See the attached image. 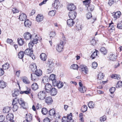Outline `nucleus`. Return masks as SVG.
Instances as JSON below:
<instances>
[{"label":"nucleus","instance_id":"obj_1","mask_svg":"<svg viewBox=\"0 0 122 122\" xmlns=\"http://www.w3.org/2000/svg\"><path fill=\"white\" fill-rule=\"evenodd\" d=\"M48 82L50 81H52V83L53 84L54 83H55L56 81L55 79V75L52 74L50 75L49 78L48 77V76H46L44 77L43 79H42V81L44 82V81Z\"/></svg>","mask_w":122,"mask_h":122},{"label":"nucleus","instance_id":"obj_2","mask_svg":"<svg viewBox=\"0 0 122 122\" xmlns=\"http://www.w3.org/2000/svg\"><path fill=\"white\" fill-rule=\"evenodd\" d=\"M18 102L19 103V104L23 108H26L25 106V102L22 99H18L17 98H15L13 100L12 105L18 104Z\"/></svg>","mask_w":122,"mask_h":122},{"label":"nucleus","instance_id":"obj_3","mask_svg":"<svg viewBox=\"0 0 122 122\" xmlns=\"http://www.w3.org/2000/svg\"><path fill=\"white\" fill-rule=\"evenodd\" d=\"M63 41L61 40L60 43L58 44L56 47V50L59 52H61L63 51V47L64 41L65 40V37H63Z\"/></svg>","mask_w":122,"mask_h":122},{"label":"nucleus","instance_id":"obj_4","mask_svg":"<svg viewBox=\"0 0 122 122\" xmlns=\"http://www.w3.org/2000/svg\"><path fill=\"white\" fill-rule=\"evenodd\" d=\"M72 115L71 113L69 114H67V117H64L62 119V122H74V120L72 119Z\"/></svg>","mask_w":122,"mask_h":122},{"label":"nucleus","instance_id":"obj_5","mask_svg":"<svg viewBox=\"0 0 122 122\" xmlns=\"http://www.w3.org/2000/svg\"><path fill=\"white\" fill-rule=\"evenodd\" d=\"M49 64V67L47 69L46 71L47 74L51 73L54 69V63L51 61L49 60L48 62Z\"/></svg>","mask_w":122,"mask_h":122},{"label":"nucleus","instance_id":"obj_6","mask_svg":"<svg viewBox=\"0 0 122 122\" xmlns=\"http://www.w3.org/2000/svg\"><path fill=\"white\" fill-rule=\"evenodd\" d=\"M46 96V92L44 90L40 91L38 94V98L40 100H44Z\"/></svg>","mask_w":122,"mask_h":122},{"label":"nucleus","instance_id":"obj_7","mask_svg":"<svg viewBox=\"0 0 122 122\" xmlns=\"http://www.w3.org/2000/svg\"><path fill=\"white\" fill-rule=\"evenodd\" d=\"M24 52L25 54L29 56L33 60L35 59V56L33 54V51L32 49L28 48Z\"/></svg>","mask_w":122,"mask_h":122},{"label":"nucleus","instance_id":"obj_8","mask_svg":"<svg viewBox=\"0 0 122 122\" xmlns=\"http://www.w3.org/2000/svg\"><path fill=\"white\" fill-rule=\"evenodd\" d=\"M80 70L84 73L87 74L88 69L87 66L83 65H80L79 66Z\"/></svg>","mask_w":122,"mask_h":122},{"label":"nucleus","instance_id":"obj_9","mask_svg":"<svg viewBox=\"0 0 122 122\" xmlns=\"http://www.w3.org/2000/svg\"><path fill=\"white\" fill-rule=\"evenodd\" d=\"M52 87H53L51 84L49 83L46 84L44 88L45 91H46V93H49V92H50V91Z\"/></svg>","mask_w":122,"mask_h":122},{"label":"nucleus","instance_id":"obj_10","mask_svg":"<svg viewBox=\"0 0 122 122\" xmlns=\"http://www.w3.org/2000/svg\"><path fill=\"white\" fill-rule=\"evenodd\" d=\"M53 85L55 86H57L58 88H61L63 86V84L60 81H56L53 83Z\"/></svg>","mask_w":122,"mask_h":122},{"label":"nucleus","instance_id":"obj_11","mask_svg":"<svg viewBox=\"0 0 122 122\" xmlns=\"http://www.w3.org/2000/svg\"><path fill=\"white\" fill-rule=\"evenodd\" d=\"M112 14V16H113L114 19L116 20L119 17L121 14V13L120 11H118L115 12H113Z\"/></svg>","mask_w":122,"mask_h":122},{"label":"nucleus","instance_id":"obj_12","mask_svg":"<svg viewBox=\"0 0 122 122\" xmlns=\"http://www.w3.org/2000/svg\"><path fill=\"white\" fill-rule=\"evenodd\" d=\"M6 119L9 122H14L13 120V114L9 113L6 116Z\"/></svg>","mask_w":122,"mask_h":122},{"label":"nucleus","instance_id":"obj_13","mask_svg":"<svg viewBox=\"0 0 122 122\" xmlns=\"http://www.w3.org/2000/svg\"><path fill=\"white\" fill-rule=\"evenodd\" d=\"M76 13L74 11H70L69 14V16L71 19H74L76 17Z\"/></svg>","mask_w":122,"mask_h":122},{"label":"nucleus","instance_id":"obj_14","mask_svg":"<svg viewBox=\"0 0 122 122\" xmlns=\"http://www.w3.org/2000/svg\"><path fill=\"white\" fill-rule=\"evenodd\" d=\"M68 10L70 11H74V10L76 9V6L73 4H71L68 5L67 7Z\"/></svg>","mask_w":122,"mask_h":122},{"label":"nucleus","instance_id":"obj_15","mask_svg":"<svg viewBox=\"0 0 122 122\" xmlns=\"http://www.w3.org/2000/svg\"><path fill=\"white\" fill-rule=\"evenodd\" d=\"M60 2L59 0H55L54 3L52 4V6L55 9H57L58 7L60 6Z\"/></svg>","mask_w":122,"mask_h":122},{"label":"nucleus","instance_id":"obj_16","mask_svg":"<svg viewBox=\"0 0 122 122\" xmlns=\"http://www.w3.org/2000/svg\"><path fill=\"white\" fill-rule=\"evenodd\" d=\"M57 90L55 88L53 87L49 92L51 95L54 96L56 95L57 93Z\"/></svg>","mask_w":122,"mask_h":122},{"label":"nucleus","instance_id":"obj_17","mask_svg":"<svg viewBox=\"0 0 122 122\" xmlns=\"http://www.w3.org/2000/svg\"><path fill=\"white\" fill-rule=\"evenodd\" d=\"M117 57L115 53H111L109 56V58L110 60L112 61L115 60L116 59Z\"/></svg>","mask_w":122,"mask_h":122},{"label":"nucleus","instance_id":"obj_18","mask_svg":"<svg viewBox=\"0 0 122 122\" xmlns=\"http://www.w3.org/2000/svg\"><path fill=\"white\" fill-rule=\"evenodd\" d=\"M31 78L32 80L35 81L37 80L39 78V76H37V75L34 73L31 74Z\"/></svg>","mask_w":122,"mask_h":122},{"label":"nucleus","instance_id":"obj_19","mask_svg":"<svg viewBox=\"0 0 122 122\" xmlns=\"http://www.w3.org/2000/svg\"><path fill=\"white\" fill-rule=\"evenodd\" d=\"M23 36L25 39L26 40H28L31 39V35L28 32H26L25 33L24 35Z\"/></svg>","mask_w":122,"mask_h":122},{"label":"nucleus","instance_id":"obj_20","mask_svg":"<svg viewBox=\"0 0 122 122\" xmlns=\"http://www.w3.org/2000/svg\"><path fill=\"white\" fill-rule=\"evenodd\" d=\"M73 19H70L68 20L67 21V24L69 27L73 26L75 24V22Z\"/></svg>","mask_w":122,"mask_h":122},{"label":"nucleus","instance_id":"obj_21","mask_svg":"<svg viewBox=\"0 0 122 122\" xmlns=\"http://www.w3.org/2000/svg\"><path fill=\"white\" fill-rule=\"evenodd\" d=\"M45 102L48 104L50 105L53 102V100L51 97H48L46 98L45 100Z\"/></svg>","mask_w":122,"mask_h":122},{"label":"nucleus","instance_id":"obj_22","mask_svg":"<svg viewBox=\"0 0 122 122\" xmlns=\"http://www.w3.org/2000/svg\"><path fill=\"white\" fill-rule=\"evenodd\" d=\"M27 90L25 91H21L20 92V93L21 94H28L31 93V90L30 88H28L27 87H26Z\"/></svg>","mask_w":122,"mask_h":122},{"label":"nucleus","instance_id":"obj_23","mask_svg":"<svg viewBox=\"0 0 122 122\" xmlns=\"http://www.w3.org/2000/svg\"><path fill=\"white\" fill-rule=\"evenodd\" d=\"M43 15H38L36 18V20L38 22H40L42 21L43 20Z\"/></svg>","mask_w":122,"mask_h":122},{"label":"nucleus","instance_id":"obj_24","mask_svg":"<svg viewBox=\"0 0 122 122\" xmlns=\"http://www.w3.org/2000/svg\"><path fill=\"white\" fill-rule=\"evenodd\" d=\"M19 18L21 21L25 20L26 18V16L25 14H22L20 15Z\"/></svg>","mask_w":122,"mask_h":122},{"label":"nucleus","instance_id":"obj_25","mask_svg":"<svg viewBox=\"0 0 122 122\" xmlns=\"http://www.w3.org/2000/svg\"><path fill=\"white\" fill-rule=\"evenodd\" d=\"M25 25L26 27H29L31 25V23L30 21L28 19L25 20L24 22Z\"/></svg>","mask_w":122,"mask_h":122},{"label":"nucleus","instance_id":"obj_26","mask_svg":"<svg viewBox=\"0 0 122 122\" xmlns=\"http://www.w3.org/2000/svg\"><path fill=\"white\" fill-rule=\"evenodd\" d=\"M26 120L30 122L32 120V115L30 114H27L26 115Z\"/></svg>","mask_w":122,"mask_h":122},{"label":"nucleus","instance_id":"obj_27","mask_svg":"<svg viewBox=\"0 0 122 122\" xmlns=\"http://www.w3.org/2000/svg\"><path fill=\"white\" fill-rule=\"evenodd\" d=\"M55 111L54 108L51 109L48 112L50 116H55Z\"/></svg>","mask_w":122,"mask_h":122},{"label":"nucleus","instance_id":"obj_28","mask_svg":"<svg viewBox=\"0 0 122 122\" xmlns=\"http://www.w3.org/2000/svg\"><path fill=\"white\" fill-rule=\"evenodd\" d=\"M41 59L43 61H45L46 59V55L44 53H42L40 56Z\"/></svg>","mask_w":122,"mask_h":122},{"label":"nucleus","instance_id":"obj_29","mask_svg":"<svg viewBox=\"0 0 122 122\" xmlns=\"http://www.w3.org/2000/svg\"><path fill=\"white\" fill-rule=\"evenodd\" d=\"M34 73L39 76H41L42 75V71L40 69H36Z\"/></svg>","mask_w":122,"mask_h":122},{"label":"nucleus","instance_id":"obj_30","mask_svg":"<svg viewBox=\"0 0 122 122\" xmlns=\"http://www.w3.org/2000/svg\"><path fill=\"white\" fill-rule=\"evenodd\" d=\"M31 88L32 90H36L38 88V86L36 83H34L31 86Z\"/></svg>","mask_w":122,"mask_h":122},{"label":"nucleus","instance_id":"obj_31","mask_svg":"<svg viewBox=\"0 0 122 122\" xmlns=\"http://www.w3.org/2000/svg\"><path fill=\"white\" fill-rule=\"evenodd\" d=\"M86 87L84 86L82 87H79L78 90L81 92L84 93L86 91Z\"/></svg>","mask_w":122,"mask_h":122},{"label":"nucleus","instance_id":"obj_32","mask_svg":"<svg viewBox=\"0 0 122 122\" xmlns=\"http://www.w3.org/2000/svg\"><path fill=\"white\" fill-rule=\"evenodd\" d=\"M100 51L104 55H106L107 53V50L104 47H102Z\"/></svg>","mask_w":122,"mask_h":122},{"label":"nucleus","instance_id":"obj_33","mask_svg":"<svg viewBox=\"0 0 122 122\" xmlns=\"http://www.w3.org/2000/svg\"><path fill=\"white\" fill-rule=\"evenodd\" d=\"M22 79L23 82L25 84H28L30 83V81L27 77H23Z\"/></svg>","mask_w":122,"mask_h":122},{"label":"nucleus","instance_id":"obj_34","mask_svg":"<svg viewBox=\"0 0 122 122\" xmlns=\"http://www.w3.org/2000/svg\"><path fill=\"white\" fill-rule=\"evenodd\" d=\"M32 71L34 72L36 69H37V66L35 63L31 64L30 66Z\"/></svg>","mask_w":122,"mask_h":122},{"label":"nucleus","instance_id":"obj_35","mask_svg":"<svg viewBox=\"0 0 122 122\" xmlns=\"http://www.w3.org/2000/svg\"><path fill=\"white\" fill-rule=\"evenodd\" d=\"M17 42L19 45L20 46L22 45L24 43V41L21 38H18L17 39Z\"/></svg>","mask_w":122,"mask_h":122},{"label":"nucleus","instance_id":"obj_36","mask_svg":"<svg viewBox=\"0 0 122 122\" xmlns=\"http://www.w3.org/2000/svg\"><path fill=\"white\" fill-rule=\"evenodd\" d=\"M79 67L78 65L75 64H73L70 67L71 69L75 70H77Z\"/></svg>","mask_w":122,"mask_h":122},{"label":"nucleus","instance_id":"obj_37","mask_svg":"<svg viewBox=\"0 0 122 122\" xmlns=\"http://www.w3.org/2000/svg\"><path fill=\"white\" fill-rule=\"evenodd\" d=\"M11 108V107H4L3 110V112L4 113H8L9 112Z\"/></svg>","mask_w":122,"mask_h":122},{"label":"nucleus","instance_id":"obj_38","mask_svg":"<svg viewBox=\"0 0 122 122\" xmlns=\"http://www.w3.org/2000/svg\"><path fill=\"white\" fill-rule=\"evenodd\" d=\"M6 86L5 83L2 81H0V87L2 88H4Z\"/></svg>","mask_w":122,"mask_h":122},{"label":"nucleus","instance_id":"obj_39","mask_svg":"<svg viewBox=\"0 0 122 122\" xmlns=\"http://www.w3.org/2000/svg\"><path fill=\"white\" fill-rule=\"evenodd\" d=\"M48 111L46 108H43L41 110V112L43 114L46 115L48 112Z\"/></svg>","mask_w":122,"mask_h":122},{"label":"nucleus","instance_id":"obj_40","mask_svg":"<svg viewBox=\"0 0 122 122\" xmlns=\"http://www.w3.org/2000/svg\"><path fill=\"white\" fill-rule=\"evenodd\" d=\"M98 51L97 50H96L92 54L91 56V57L92 58V59L95 58V57L97 56V52Z\"/></svg>","mask_w":122,"mask_h":122},{"label":"nucleus","instance_id":"obj_41","mask_svg":"<svg viewBox=\"0 0 122 122\" xmlns=\"http://www.w3.org/2000/svg\"><path fill=\"white\" fill-rule=\"evenodd\" d=\"M25 52L22 51H20L19 53L18 56L19 58L20 59L23 58Z\"/></svg>","mask_w":122,"mask_h":122},{"label":"nucleus","instance_id":"obj_42","mask_svg":"<svg viewBox=\"0 0 122 122\" xmlns=\"http://www.w3.org/2000/svg\"><path fill=\"white\" fill-rule=\"evenodd\" d=\"M87 107L86 106L83 105L81 107V110L83 112H85L87 110Z\"/></svg>","mask_w":122,"mask_h":122},{"label":"nucleus","instance_id":"obj_43","mask_svg":"<svg viewBox=\"0 0 122 122\" xmlns=\"http://www.w3.org/2000/svg\"><path fill=\"white\" fill-rule=\"evenodd\" d=\"M90 108H93L94 107V103L92 102H89L88 104Z\"/></svg>","mask_w":122,"mask_h":122},{"label":"nucleus","instance_id":"obj_44","mask_svg":"<svg viewBox=\"0 0 122 122\" xmlns=\"http://www.w3.org/2000/svg\"><path fill=\"white\" fill-rule=\"evenodd\" d=\"M104 76L103 74L101 72L99 73L98 75V79L99 80H101L102 79Z\"/></svg>","mask_w":122,"mask_h":122},{"label":"nucleus","instance_id":"obj_45","mask_svg":"<svg viewBox=\"0 0 122 122\" xmlns=\"http://www.w3.org/2000/svg\"><path fill=\"white\" fill-rule=\"evenodd\" d=\"M111 77L114 79H117L118 80H119L120 78V76L117 74L113 75Z\"/></svg>","mask_w":122,"mask_h":122},{"label":"nucleus","instance_id":"obj_46","mask_svg":"<svg viewBox=\"0 0 122 122\" xmlns=\"http://www.w3.org/2000/svg\"><path fill=\"white\" fill-rule=\"evenodd\" d=\"M12 105H13L12 109L13 111L14 112L16 111L18 108V104H14Z\"/></svg>","mask_w":122,"mask_h":122},{"label":"nucleus","instance_id":"obj_47","mask_svg":"<svg viewBox=\"0 0 122 122\" xmlns=\"http://www.w3.org/2000/svg\"><path fill=\"white\" fill-rule=\"evenodd\" d=\"M119 0H109L108 3V4L110 6L112 5L114 3L118 1Z\"/></svg>","mask_w":122,"mask_h":122},{"label":"nucleus","instance_id":"obj_48","mask_svg":"<svg viewBox=\"0 0 122 122\" xmlns=\"http://www.w3.org/2000/svg\"><path fill=\"white\" fill-rule=\"evenodd\" d=\"M2 67L4 69H8L9 67V64L8 63H6L2 65Z\"/></svg>","mask_w":122,"mask_h":122},{"label":"nucleus","instance_id":"obj_49","mask_svg":"<svg viewBox=\"0 0 122 122\" xmlns=\"http://www.w3.org/2000/svg\"><path fill=\"white\" fill-rule=\"evenodd\" d=\"M94 6L93 5H89L87 7V10L88 11H92L93 10Z\"/></svg>","mask_w":122,"mask_h":122},{"label":"nucleus","instance_id":"obj_50","mask_svg":"<svg viewBox=\"0 0 122 122\" xmlns=\"http://www.w3.org/2000/svg\"><path fill=\"white\" fill-rule=\"evenodd\" d=\"M122 86V81H120L118 82L116 86L117 88H119L121 87Z\"/></svg>","mask_w":122,"mask_h":122},{"label":"nucleus","instance_id":"obj_51","mask_svg":"<svg viewBox=\"0 0 122 122\" xmlns=\"http://www.w3.org/2000/svg\"><path fill=\"white\" fill-rule=\"evenodd\" d=\"M56 33L54 31H51L49 34L50 36L51 39L54 37Z\"/></svg>","mask_w":122,"mask_h":122},{"label":"nucleus","instance_id":"obj_52","mask_svg":"<svg viewBox=\"0 0 122 122\" xmlns=\"http://www.w3.org/2000/svg\"><path fill=\"white\" fill-rule=\"evenodd\" d=\"M55 14V10H53L50 11L49 12L48 14L49 15L51 16H54Z\"/></svg>","mask_w":122,"mask_h":122},{"label":"nucleus","instance_id":"obj_53","mask_svg":"<svg viewBox=\"0 0 122 122\" xmlns=\"http://www.w3.org/2000/svg\"><path fill=\"white\" fill-rule=\"evenodd\" d=\"M19 92L18 91H14V93L12 95L13 97H17L18 96Z\"/></svg>","mask_w":122,"mask_h":122},{"label":"nucleus","instance_id":"obj_54","mask_svg":"<svg viewBox=\"0 0 122 122\" xmlns=\"http://www.w3.org/2000/svg\"><path fill=\"white\" fill-rule=\"evenodd\" d=\"M87 18L88 19H89L92 17V15L91 13L88 12L87 13L86 15Z\"/></svg>","mask_w":122,"mask_h":122},{"label":"nucleus","instance_id":"obj_55","mask_svg":"<svg viewBox=\"0 0 122 122\" xmlns=\"http://www.w3.org/2000/svg\"><path fill=\"white\" fill-rule=\"evenodd\" d=\"M116 88L115 87H112L110 89L109 91L110 93L112 94L114 92Z\"/></svg>","mask_w":122,"mask_h":122},{"label":"nucleus","instance_id":"obj_56","mask_svg":"<svg viewBox=\"0 0 122 122\" xmlns=\"http://www.w3.org/2000/svg\"><path fill=\"white\" fill-rule=\"evenodd\" d=\"M91 0H85L83 1V3L85 5H88L90 3Z\"/></svg>","mask_w":122,"mask_h":122},{"label":"nucleus","instance_id":"obj_57","mask_svg":"<svg viewBox=\"0 0 122 122\" xmlns=\"http://www.w3.org/2000/svg\"><path fill=\"white\" fill-rule=\"evenodd\" d=\"M113 24V23L112 22V21L111 22V23H110L109 24V26L108 27H110V29L111 30H114V26L113 25H112V24Z\"/></svg>","mask_w":122,"mask_h":122},{"label":"nucleus","instance_id":"obj_58","mask_svg":"<svg viewBox=\"0 0 122 122\" xmlns=\"http://www.w3.org/2000/svg\"><path fill=\"white\" fill-rule=\"evenodd\" d=\"M34 44L32 42H30L29 43L28 45L29 46V48L30 49H32V47L34 46Z\"/></svg>","mask_w":122,"mask_h":122},{"label":"nucleus","instance_id":"obj_59","mask_svg":"<svg viewBox=\"0 0 122 122\" xmlns=\"http://www.w3.org/2000/svg\"><path fill=\"white\" fill-rule=\"evenodd\" d=\"M92 67L95 69L97 66V62H94L92 63Z\"/></svg>","mask_w":122,"mask_h":122},{"label":"nucleus","instance_id":"obj_60","mask_svg":"<svg viewBox=\"0 0 122 122\" xmlns=\"http://www.w3.org/2000/svg\"><path fill=\"white\" fill-rule=\"evenodd\" d=\"M12 11L13 13H18L19 12L18 10L16 8H13L12 9Z\"/></svg>","mask_w":122,"mask_h":122},{"label":"nucleus","instance_id":"obj_61","mask_svg":"<svg viewBox=\"0 0 122 122\" xmlns=\"http://www.w3.org/2000/svg\"><path fill=\"white\" fill-rule=\"evenodd\" d=\"M106 119V116H104L102 117H101L100 120L101 121H104Z\"/></svg>","mask_w":122,"mask_h":122},{"label":"nucleus","instance_id":"obj_62","mask_svg":"<svg viewBox=\"0 0 122 122\" xmlns=\"http://www.w3.org/2000/svg\"><path fill=\"white\" fill-rule=\"evenodd\" d=\"M5 117L3 115L0 116V122H3L5 119Z\"/></svg>","mask_w":122,"mask_h":122},{"label":"nucleus","instance_id":"obj_63","mask_svg":"<svg viewBox=\"0 0 122 122\" xmlns=\"http://www.w3.org/2000/svg\"><path fill=\"white\" fill-rule=\"evenodd\" d=\"M117 28L119 29H122V24L120 23H118L117 25Z\"/></svg>","mask_w":122,"mask_h":122},{"label":"nucleus","instance_id":"obj_64","mask_svg":"<svg viewBox=\"0 0 122 122\" xmlns=\"http://www.w3.org/2000/svg\"><path fill=\"white\" fill-rule=\"evenodd\" d=\"M91 44L93 45L94 46L96 44V41L94 39H92L91 41Z\"/></svg>","mask_w":122,"mask_h":122}]
</instances>
